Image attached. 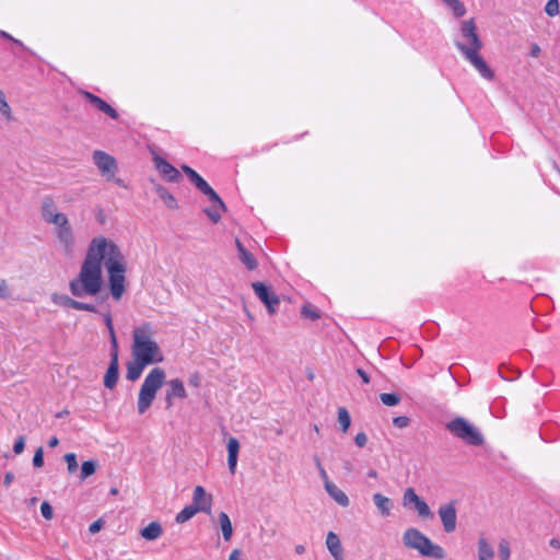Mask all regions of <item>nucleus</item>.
Listing matches in <instances>:
<instances>
[{"label": "nucleus", "instance_id": "obj_8", "mask_svg": "<svg viewBox=\"0 0 560 560\" xmlns=\"http://www.w3.org/2000/svg\"><path fill=\"white\" fill-rule=\"evenodd\" d=\"M40 217L45 223L52 225V230H59L71 223L68 215L58 209L57 203L50 197H46L42 201Z\"/></svg>", "mask_w": 560, "mask_h": 560}, {"label": "nucleus", "instance_id": "obj_55", "mask_svg": "<svg viewBox=\"0 0 560 560\" xmlns=\"http://www.w3.org/2000/svg\"><path fill=\"white\" fill-rule=\"evenodd\" d=\"M294 551L296 555H303V553H305L306 549H305V546H303V545H296L294 547Z\"/></svg>", "mask_w": 560, "mask_h": 560}, {"label": "nucleus", "instance_id": "obj_41", "mask_svg": "<svg viewBox=\"0 0 560 560\" xmlns=\"http://www.w3.org/2000/svg\"><path fill=\"white\" fill-rule=\"evenodd\" d=\"M40 512H42V515L46 518V520H51L54 517V511H52V508L51 505L47 502V501H44L40 505Z\"/></svg>", "mask_w": 560, "mask_h": 560}, {"label": "nucleus", "instance_id": "obj_47", "mask_svg": "<svg viewBox=\"0 0 560 560\" xmlns=\"http://www.w3.org/2000/svg\"><path fill=\"white\" fill-rule=\"evenodd\" d=\"M259 533L261 537L267 536L269 538H272L276 536V529L266 530L264 527H260Z\"/></svg>", "mask_w": 560, "mask_h": 560}, {"label": "nucleus", "instance_id": "obj_19", "mask_svg": "<svg viewBox=\"0 0 560 560\" xmlns=\"http://www.w3.org/2000/svg\"><path fill=\"white\" fill-rule=\"evenodd\" d=\"M228 450V466L230 472L233 475L236 470L237 456L240 452V443L236 438H230L226 443Z\"/></svg>", "mask_w": 560, "mask_h": 560}, {"label": "nucleus", "instance_id": "obj_33", "mask_svg": "<svg viewBox=\"0 0 560 560\" xmlns=\"http://www.w3.org/2000/svg\"><path fill=\"white\" fill-rule=\"evenodd\" d=\"M197 513H199L197 508L188 505L176 515L175 520L177 523L182 524L192 518Z\"/></svg>", "mask_w": 560, "mask_h": 560}, {"label": "nucleus", "instance_id": "obj_29", "mask_svg": "<svg viewBox=\"0 0 560 560\" xmlns=\"http://www.w3.org/2000/svg\"><path fill=\"white\" fill-rule=\"evenodd\" d=\"M50 300L55 305L69 308H73V304L75 302V300L72 299L71 296L58 292L52 293L50 295Z\"/></svg>", "mask_w": 560, "mask_h": 560}, {"label": "nucleus", "instance_id": "obj_35", "mask_svg": "<svg viewBox=\"0 0 560 560\" xmlns=\"http://www.w3.org/2000/svg\"><path fill=\"white\" fill-rule=\"evenodd\" d=\"M380 399L388 407L397 406L400 402V397L394 393H383L380 395Z\"/></svg>", "mask_w": 560, "mask_h": 560}, {"label": "nucleus", "instance_id": "obj_1", "mask_svg": "<svg viewBox=\"0 0 560 560\" xmlns=\"http://www.w3.org/2000/svg\"><path fill=\"white\" fill-rule=\"evenodd\" d=\"M103 264L110 295L119 301L126 291L127 264L117 244L103 235L91 240L78 275L69 282L70 293L75 298L97 295L103 287Z\"/></svg>", "mask_w": 560, "mask_h": 560}, {"label": "nucleus", "instance_id": "obj_42", "mask_svg": "<svg viewBox=\"0 0 560 560\" xmlns=\"http://www.w3.org/2000/svg\"><path fill=\"white\" fill-rule=\"evenodd\" d=\"M409 423H410V419L406 416H399V417H395L393 419V424L399 429L407 428L409 425Z\"/></svg>", "mask_w": 560, "mask_h": 560}, {"label": "nucleus", "instance_id": "obj_27", "mask_svg": "<svg viewBox=\"0 0 560 560\" xmlns=\"http://www.w3.org/2000/svg\"><path fill=\"white\" fill-rule=\"evenodd\" d=\"M85 97L95 106L97 107L100 110L106 113L107 115H109L110 117L113 118H116L117 117V113L116 110L109 105L107 104L106 102H104L102 98H100L98 96L96 95H93L89 92H85Z\"/></svg>", "mask_w": 560, "mask_h": 560}, {"label": "nucleus", "instance_id": "obj_44", "mask_svg": "<svg viewBox=\"0 0 560 560\" xmlns=\"http://www.w3.org/2000/svg\"><path fill=\"white\" fill-rule=\"evenodd\" d=\"M354 443L359 447H364L368 443V436L364 432H359L354 438Z\"/></svg>", "mask_w": 560, "mask_h": 560}, {"label": "nucleus", "instance_id": "obj_60", "mask_svg": "<svg viewBox=\"0 0 560 560\" xmlns=\"http://www.w3.org/2000/svg\"><path fill=\"white\" fill-rule=\"evenodd\" d=\"M110 493H112V494H117V493H118V490H117L116 488H113V489L110 490Z\"/></svg>", "mask_w": 560, "mask_h": 560}, {"label": "nucleus", "instance_id": "obj_50", "mask_svg": "<svg viewBox=\"0 0 560 560\" xmlns=\"http://www.w3.org/2000/svg\"><path fill=\"white\" fill-rule=\"evenodd\" d=\"M540 47L537 44H534L530 48V56L538 57L540 55Z\"/></svg>", "mask_w": 560, "mask_h": 560}, {"label": "nucleus", "instance_id": "obj_3", "mask_svg": "<svg viewBox=\"0 0 560 560\" xmlns=\"http://www.w3.org/2000/svg\"><path fill=\"white\" fill-rule=\"evenodd\" d=\"M460 35L463 40L455 44L456 48L483 79L492 80L494 73L479 54L482 48V42L472 19L462 22Z\"/></svg>", "mask_w": 560, "mask_h": 560}, {"label": "nucleus", "instance_id": "obj_63", "mask_svg": "<svg viewBox=\"0 0 560 560\" xmlns=\"http://www.w3.org/2000/svg\"><path fill=\"white\" fill-rule=\"evenodd\" d=\"M334 560H345V557L336 558Z\"/></svg>", "mask_w": 560, "mask_h": 560}, {"label": "nucleus", "instance_id": "obj_57", "mask_svg": "<svg viewBox=\"0 0 560 560\" xmlns=\"http://www.w3.org/2000/svg\"><path fill=\"white\" fill-rule=\"evenodd\" d=\"M549 545L550 547L555 548V549H560V540L557 539V538H552L550 541H549Z\"/></svg>", "mask_w": 560, "mask_h": 560}, {"label": "nucleus", "instance_id": "obj_10", "mask_svg": "<svg viewBox=\"0 0 560 560\" xmlns=\"http://www.w3.org/2000/svg\"><path fill=\"white\" fill-rule=\"evenodd\" d=\"M402 505L407 509H413L422 520L433 518V512L429 504L417 494L413 488H407L404 491Z\"/></svg>", "mask_w": 560, "mask_h": 560}, {"label": "nucleus", "instance_id": "obj_56", "mask_svg": "<svg viewBox=\"0 0 560 560\" xmlns=\"http://www.w3.org/2000/svg\"><path fill=\"white\" fill-rule=\"evenodd\" d=\"M59 444V440L57 436H51L48 441V445L50 447H56Z\"/></svg>", "mask_w": 560, "mask_h": 560}, {"label": "nucleus", "instance_id": "obj_39", "mask_svg": "<svg viewBox=\"0 0 560 560\" xmlns=\"http://www.w3.org/2000/svg\"><path fill=\"white\" fill-rule=\"evenodd\" d=\"M302 315L313 320L319 318V314L312 305H304L302 307Z\"/></svg>", "mask_w": 560, "mask_h": 560}, {"label": "nucleus", "instance_id": "obj_16", "mask_svg": "<svg viewBox=\"0 0 560 560\" xmlns=\"http://www.w3.org/2000/svg\"><path fill=\"white\" fill-rule=\"evenodd\" d=\"M182 170L189 177L191 183L207 197L215 196V191L210 187V185L191 167L188 165H182Z\"/></svg>", "mask_w": 560, "mask_h": 560}, {"label": "nucleus", "instance_id": "obj_11", "mask_svg": "<svg viewBox=\"0 0 560 560\" xmlns=\"http://www.w3.org/2000/svg\"><path fill=\"white\" fill-rule=\"evenodd\" d=\"M252 288L258 299L265 304L269 314H275L280 303L278 295L272 289L262 282H253Z\"/></svg>", "mask_w": 560, "mask_h": 560}, {"label": "nucleus", "instance_id": "obj_15", "mask_svg": "<svg viewBox=\"0 0 560 560\" xmlns=\"http://www.w3.org/2000/svg\"><path fill=\"white\" fill-rule=\"evenodd\" d=\"M154 165L160 174L168 182L176 183L180 178V174L173 165L159 155L153 158Z\"/></svg>", "mask_w": 560, "mask_h": 560}, {"label": "nucleus", "instance_id": "obj_23", "mask_svg": "<svg viewBox=\"0 0 560 560\" xmlns=\"http://www.w3.org/2000/svg\"><path fill=\"white\" fill-rule=\"evenodd\" d=\"M477 557L478 560H493L494 558V549L483 536H480L477 541Z\"/></svg>", "mask_w": 560, "mask_h": 560}, {"label": "nucleus", "instance_id": "obj_12", "mask_svg": "<svg viewBox=\"0 0 560 560\" xmlns=\"http://www.w3.org/2000/svg\"><path fill=\"white\" fill-rule=\"evenodd\" d=\"M445 533H453L456 529L457 512L454 502L442 504L438 510Z\"/></svg>", "mask_w": 560, "mask_h": 560}, {"label": "nucleus", "instance_id": "obj_25", "mask_svg": "<svg viewBox=\"0 0 560 560\" xmlns=\"http://www.w3.org/2000/svg\"><path fill=\"white\" fill-rule=\"evenodd\" d=\"M156 195L163 201L166 208L175 210L178 208L176 198L163 186L155 185L154 187Z\"/></svg>", "mask_w": 560, "mask_h": 560}, {"label": "nucleus", "instance_id": "obj_2", "mask_svg": "<svg viewBox=\"0 0 560 560\" xmlns=\"http://www.w3.org/2000/svg\"><path fill=\"white\" fill-rule=\"evenodd\" d=\"M163 361L164 353L155 340V330L152 325L144 323L136 327L132 331L131 361L127 363V380L137 381L147 366Z\"/></svg>", "mask_w": 560, "mask_h": 560}, {"label": "nucleus", "instance_id": "obj_20", "mask_svg": "<svg viewBox=\"0 0 560 560\" xmlns=\"http://www.w3.org/2000/svg\"><path fill=\"white\" fill-rule=\"evenodd\" d=\"M325 490L329 494V497L338 503L342 508H347L350 504V500L348 495L338 488L332 481H327L325 485Z\"/></svg>", "mask_w": 560, "mask_h": 560}, {"label": "nucleus", "instance_id": "obj_46", "mask_svg": "<svg viewBox=\"0 0 560 560\" xmlns=\"http://www.w3.org/2000/svg\"><path fill=\"white\" fill-rule=\"evenodd\" d=\"M102 525H103V524H102V521H101V520H97V521L93 522V523L90 525V527H89L90 533H92V534H96V533H98V532L101 530V528H102Z\"/></svg>", "mask_w": 560, "mask_h": 560}, {"label": "nucleus", "instance_id": "obj_53", "mask_svg": "<svg viewBox=\"0 0 560 560\" xmlns=\"http://www.w3.org/2000/svg\"><path fill=\"white\" fill-rule=\"evenodd\" d=\"M241 555V550L234 549L229 556V560H237Z\"/></svg>", "mask_w": 560, "mask_h": 560}, {"label": "nucleus", "instance_id": "obj_62", "mask_svg": "<svg viewBox=\"0 0 560 560\" xmlns=\"http://www.w3.org/2000/svg\"><path fill=\"white\" fill-rule=\"evenodd\" d=\"M36 501H37V499H36V498L31 499V503H32V504H35V503H36Z\"/></svg>", "mask_w": 560, "mask_h": 560}, {"label": "nucleus", "instance_id": "obj_22", "mask_svg": "<svg viewBox=\"0 0 560 560\" xmlns=\"http://www.w3.org/2000/svg\"><path fill=\"white\" fill-rule=\"evenodd\" d=\"M326 547L334 559L343 557V548L338 535L329 532L326 536Z\"/></svg>", "mask_w": 560, "mask_h": 560}, {"label": "nucleus", "instance_id": "obj_37", "mask_svg": "<svg viewBox=\"0 0 560 560\" xmlns=\"http://www.w3.org/2000/svg\"><path fill=\"white\" fill-rule=\"evenodd\" d=\"M498 549H499L500 560H509L510 559L511 548H510V544L506 539H501L499 541Z\"/></svg>", "mask_w": 560, "mask_h": 560}, {"label": "nucleus", "instance_id": "obj_40", "mask_svg": "<svg viewBox=\"0 0 560 560\" xmlns=\"http://www.w3.org/2000/svg\"><path fill=\"white\" fill-rule=\"evenodd\" d=\"M33 465L36 468H40L44 465V450L43 447H38L35 451L34 457H33Z\"/></svg>", "mask_w": 560, "mask_h": 560}, {"label": "nucleus", "instance_id": "obj_32", "mask_svg": "<svg viewBox=\"0 0 560 560\" xmlns=\"http://www.w3.org/2000/svg\"><path fill=\"white\" fill-rule=\"evenodd\" d=\"M338 423L343 433H346L351 425V417L345 407L338 408Z\"/></svg>", "mask_w": 560, "mask_h": 560}, {"label": "nucleus", "instance_id": "obj_5", "mask_svg": "<svg viewBox=\"0 0 560 560\" xmlns=\"http://www.w3.org/2000/svg\"><path fill=\"white\" fill-rule=\"evenodd\" d=\"M401 539L406 548L416 550L423 557H430L439 560L445 557V550L441 546L434 544L418 528L408 527L404 532Z\"/></svg>", "mask_w": 560, "mask_h": 560}, {"label": "nucleus", "instance_id": "obj_58", "mask_svg": "<svg viewBox=\"0 0 560 560\" xmlns=\"http://www.w3.org/2000/svg\"><path fill=\"white\" fill-rule=\"evenodd\" d=\"M14 479V475L12 472H7L4 477L5 485H10Z\"/></svg>", "mask_w": 560, "mask_h": 560}, {"label": "nucleus", "instance_id": "obj_21", "mask_svg": "<svg viewBox=\"0 0 560 560\" xmlns=\"http://www.w3.org/2000/svg\"><path fill=\"white\" fill-rule=\"evenodd\" d=\"M373 502H374V505L376 506L381 516L388 517L390 515L394 504H393V501L388 497H386L380 492L374 493Z\"/></svg>", "mask_w": 560, "mask_h": 560}, {"label": "nucleus", "instance_id": "obj_17", "mask_svg": "<svg viewBox=\"0 0 560 560\" xmlns=\"http://www.w3.org/2000/svg\"><path fill=\"white\" fill-rule=\"evenodd\" d=\"M208 198L212 202V206L205 209V213L213 223H218L222 213L225 211V205L217 192L215 196H208Z\"/></svg>", "mask_w": 560, "mask_h": 560}, {"label": "nucleus", "instance_id": "obj_14", "mask_svg": "<svg viewBox=\"0 0 560 560\" xmlns=\"http://www.w3.org/2000/svg\"><path fill=\"white\" fill-rule=\"evenodd\" d=\"M167 386L165 401L168 408L173 405L175 398L185 399L187 397V392L182 380L173 378L167 382Z\"/></svg>", "mask_w": 560, "mask_h": 560}, {"label": "nucleus", "instance_id": "obj_48", "mask_svg": "<svg viewBox=\"0 0 560 560\" xmlns=\"http://www.w3.org/2000/svg\"><path fill=\"white\" fill-rule=\"evenodd\" d=\"M357 373L365 384L370 383V377L363 370L358 369Z\"/></svg>", "mask_w": 560, "mask_h": 560}, {"label": "nucleus", "instance_id": "obj_4", "mask_svg": "<svg viewBox=\"0 0 560 560\" xmlns=\"http://www.w3.org/2000/svg\"><path fill=\"white\" fill-rule=\"evenodd\" d=\"M166 381V373L162 368H153L144 377L138 394L137 409L143 415L151 407L158 392Z\"/></svg>", "mask_w": 560, "mask_h": 560}, {"label": "nucleus", "instance_id": "obj_18", "mask_svg": "<svg viewBox=\"0 0 560 560\" xmlns=\"http://www.w3.org/2000/svg\"><path fill=\"white\" fill-rule=\"evenodd\" d=\"M118 354L117 349L112 353L109 366L104 376V385L106 388L113 389L118 380Z\"/></svg>", "mask_w": 560, "mask_h": 560}, {"label": "nucleus", "instance_id": "obj_34", "mask_svg": "<svg viewBox=\"0 0 560 560\" xmlns=\"http://www.w3.org/2000/svg\"><path fill=\"white\" fill-rule=\"evenodd\" d=\"M104 320L109 332L110 343L114 350L117 349V338L113 326L112 315L109 313L104 314Z\"/></svg>", "mask_w": 560, "mask_h": 560}, {"label": "nucleus", "instance_id": "obj_43", "mask_svg": "<svg viewBox=\"0 0 560 560\" xmlns=\"http://www.w3.org/2000/svg\"><path fill=\"white\" fill-rule=\"evenodd\" d=\"M73 310H78V311H86V312H95L96 308L93 304H90V303H83V302H80V301H77L74 302L73 304Z\"/></svg>", "mask_w": 560, "mask_h": 560}, {"label": "nucleus", "instance_id": "obj_45", "mask_svg": "<svg viewBox=\"0 0 560 560\" xmlns=\"http://www.w3.org/2000/svg\"><path fill=\"white\" fill-rule=\"evenodd\" d=\"M24 446H25V439H24V436H20L13 446L14 453L21 454L24 451Z\"/></svg>", "mask_w": 560, "mask_h": 560}, {"label": "nucleus", "instance_id": "obj_24", "mask_svg": "<svg viewBox=\"0 0 560 560\" xmlns=\"http://www.w3.org/2000/svg\"><path fill=\"white\" fill-rule=\"evenodd\" d=\"M163 528L159 522H151L148 526L141 529L140 535L148 541L156 540L161 537Z\"/></svg>", "mask_w": 560, "mask_h": 560}, {"label": "nucleus", "instance_id": "obj_13", "mask_svg": "<svg viewBox=\"0 0 560 560\" xmlns=\"http://www.w3.org/2000/svg\"><path fill=\"white\" fill-rule=\"evenodd\" d=\"M212 495L210 493H207L203 487L197 486L194 489L192 493V504L195 508L198 509L199 512H203L207 514L211 513V505H212Z\"/></svg>", "mask_w": 560, "mask_h": 560}, {"label": "nucleus", "instance_id": "obj_52", "mask_svg": "<svg viewBox=\"0 0 560 560\" xmlns=\"http://www.w3.org/2000/svg\"><path fill=\"white\" fill-rule=\"evenodd\" d=\"M110 182H114L116 185H118L119 187H122V188H128V185L125 183L124 179L121 178H118V177H114V179H112Z\"/></svg>", "mask_w": 560, "mask_h": 560}, {"label": "nucleus", "instance_id": "obj_31", "mask_svg": "<svg viewBox=\"0 0 560 560\" xmlns=\"http://www.w3.org/2000/svg\"><path fill=\"white\" fill-rule=\"evenodd\" d=\"M456 18L465 15L466 8L460 0H441Z\"/></svg>", "mask_w": 560, "mask_h": 560}, {"label": "nucleus", "instance_id": "obj_59", "mask_svg": "<svg viewBox=\"0 0 560 560\" xmlns=\"http://www.w3.org/2000/svg\"><path fill=\"white\" fill-rule=\"evenodd\" d=\"M368 476H369L370 478L376 479V478L378 477V474H377V471H376L375 469H370V470L368 471Z\"/></svg>", "mask_w": 560, "mask_h": 560}, {"label": "nucleus", "instance_id": "obj_7", "mask_svg": "<svg viewBox=\"0 0 560 560\" xmlns=\"http://www.w3.org/2000/svg\"><path fill=\"white\" fill-rule=\"evenodd\" d=\"M446 428L453 435L469 445H481L483 443V436L478 428L464 418L452 420Z\"/></svg>", "mask_w": 560, "mask_h": 560}, {"label": "nucleus", "instance_id": "obj_61", "mask_svg": "<svg viewBox=\"0 0 560 560\" xmlns=\"http://www.w3.org/2000/svg\"><path fill=\"white\" fill-rule=\"evenodd\" d=\"M1 36H2V37H10V36H9L5 32H3V31H2V33H1Z\"/></svg>", "mask_w": 560, "mask_h": 560}, {"label": "nucleus", "instance_id": "obj_28", "mask_svg": "<svg viewBox=\"0 0 560 560\" xmlns=\"http://www.w3.org/2000/svg\"><path fill=\"white\" fill-rule=\"evenodd\" d=\"M236 247L238 252V258L249 269L253 270L257 267V261L254 256L244 247V245L236 240Z\"/></svg>", "mask_w": 560, "mask_h": 560}, {"label": "nucleus", "instance_id": "obj_6", "mask_svg": "<svg viewBox=\"0 0 560 560\" xmlns=\"http://www.w3.org/2000/svg\"><path fill=\"white\" fill-rule=\"evenodd\" d=\"M54 243L57 250L67 259H72L78 253V238L71 223L59 230H52Z\"/></svg>", "mask_w": 560, "mask_h": 560}, {"label": "nucleus", "instance_id": "obj_38", "mask_svg": "<svg viewBox=\"0 0 560 560\" xmlns=\"http://www.w3.org/2000/svg\"><path fill=\"white\" fill-rule=\"evenodd\" d=\"M545 12L550 18L558 15L560 12L559 0H548L545 5Z\"/></svg>", "mask_w": 560, "mask_h": 560}, {"label": "nucleus", "instance_id": "obj_49", "mask_svg": "<svg viewBox=\"0 0 560 560\" xmlns=\"http://www.w3.org/2000/svg\"><path fill=\"white\" fill-rule=\"evenodd\" d=\"M318 468H319V474H320V477L324 481V486L326 485L327 481H330L328 476H327V472L326 470L320 466V464L318 463Z\"/></svg>", "mask_w": 560, "mask_h": 560}, {"label": "nucleus", "instance_id": "obj_54", "mask_svg": "<svg viewBox=\"0 0 560 560\" xmlns=\"http://www.w3.org/2000/svg\"><path fill=\"white\" fill-rule=\"evenodd\" d=\"M189 382L191 385L194 386H199L200 384V377L198 375H192L190 378H189Z\"/></svg>", "mask_w": 560, "mask_h": 560}, {"label": "nucleus", "instance_id": "obj_30", "mask_svg": "<svg viewBox=\"0 0 560 560\" xmlns=\"http://www.w3.org/2000/svg\"><path fill=\"white\" fill-rule=\"evenodd\" d=\"M98 467V462L95 459L85 460L81 465V472H80V479L83 481L86 478L91 477L95 474L96 469Z\"/></svg>", "mask_w": 560, "mask_h": 560}, {"label": "nucleus", "instance_id": "obj_51", "mask_svg": "<svg viewBox=\"0 0 560 560\" xmlns=\"http://www.w3.org/2000/svg\"><path fill=\"white\" fill-rule=\"evenodd\" d=\"M1 108H2V116H7L8 118H10V107L9 105L2 101V105H1Z\"/></svg>", "mask_w": 560, "mask_h": 560}, {"label": "nucleus", "instance_id": "obj_26", "mask_svg": "<svg viewBox=\"0 0 560 560\" xmlns=\"http://www.w3.org/2000/svg\"><path fill=\"white\" fill-rule=\"evenodd\" d=\"M218 522L222 532L223 539L230 541L233 535V526L229 515L225 512H220L218 515Z\"/></svg>", "mask_w": 560, "mask_h": 560}, {"label": "nucleus", "instance_id": "obj_9", "mask_svg": "<svg viewBox=\"0 0 560 560\" xmlns=\"http://www.w3.org/2000/svg\"><path fill=\"white\" fill-rule=\"evenodd\" d=\"M92 161L97 167L102 177L106 180L114 179L118 172V164L116 159L102 150H96L92 154Z\"/></svg>", "mask_w": 560, "mask_h": 560}, {"label": "nucleus", "instance_id": "obj_36", "mask_svg": "<svg viewBox=\"0 0 560 560\" xmlns=\"http://www.w3.org/2000/svg\"><path fill=\"white\" fill-rule=\"evenodd\" d=\"M63 459L67 463V470H68V472L70 475L74 474L77 471V469H78L77 455L74 453H67L63 456Z\"/></svg>", "mask_w": 560, "mask_h": 560}]
</instances>
